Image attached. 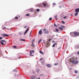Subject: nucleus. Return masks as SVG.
I'll list each match as a JSON object with an SVG mask.
<instances>
[{
	"mask_svg": "<svg viewBox=\"0 0 79 79\" xmlns=\"http://www.w3.org/2000/svg\"><path fill=\"white\" fill-rule=\"evenodd\" d=\"M55 44H54L53 45L52 47H55Z\"/></svg>",
	"mask_w": 79,
	"mask_h": 79,
	"instance_id": "nucleus-38",
	"label": "nucleus"
},
{
	"mask_svg": "<svg viewBox=\"0 0 79 79\" xmlns=\"http://www.w3.org/2000/svg\"><path fill=\"white\" fill-rule=\"evenodd\" d=\"M67 18V16H66L64 17V19H65V18Z\"/></svg>",
	"mask_w": 79,
	"mask_h": 79,
	"instance_id": "nucleus-41",
	"label": "nucleus"
},
{
	"mask_svg": "<svg viewBox=\"0 0 79 79\" xmlns=\"http://www.w3.org/2000/svg\"><path fill=\"white\" fill-rule=\"evenodd\" d=\"M27 27V26H26L25 27H24V28H26Z\"/></svg>",
	"mask_w": 79,
	"mask_h": 79,
	"instance_id": "nucleus-45",
	"label": "nucleus"
},
{
	"mask_svg": "<svg viewBox=\"0 0 79 79\" xmlns=\"http://www.w3.org/2000/svg\"><path fill=\"white\" fill-rule=\"evenodd\" d=\"M70 35H71L72 37H73L74 35V32H72L70 33Z\"/></svg>",
	"mask_w": 79,
	"mask_h": 79,
	"instance_id": "nucleus-8",
	"label": "nucleus"
},
{
	"mask_svg": "<svg viewBox=\"0 0 79 79\" xmlns=\"http://www.w3.org/2000/svg\"><path fill=\"white\" fill-rule=\"evenodd\" d=\"M38 79H40V77H39Z\"/></svg>",
	"mask_w": 79,
	"mask_h": 79,
	"instance_id": "nucleus-50",
	"label": "nucleus"
},
{
	"mask_svg": "<svg viewBox=\"0 0 79 79\" xmlns=\"http://www.w3.org/2000/svg\"><path fill=\"white\" fill-rule=\"evenodd\" d=\"M74 73H77V70H75Z\"/></svg>",
	"mask_w": 79,
	"mask_h": 79,
	"instance_id": "nucleus-33",
	"label": "nucleus"
},
{
	"mask_svg": "<svg viewBox=\"0 0 79 79\" xmlns=\"http://www.w3.org/2000/svg\"><path fill=\"white\" fill-rule=\"evenodd\" d=\"M52 18H50V19H49V21H52Z\"/></svg>",
	"mask_w": 79,
	"mask_h": 79,
	"instance_id": "nucleus-35",
	"label": "nucleus"
},
{
	"mask_svg": "<svg viewBox=\"0 0 79 79\" xmlns=\"http://www.w3.org/2000/svg\"><path fill=\"white\" fill-rule=\"evenodd\" d=\"M20 16H19V18H20Z\"/></svg>",
	"mask_w": 79,
	"mask_h": 79,
	"instance_id": "nucleus-52",
	"label": "nucleus"
},
{
	"mask_svg": "<svg viewBox=\"0 0 79 79\" xmlns=\"http://www.w3.org/2000/svg\"><path fill=\"white\" fill-rule=\"evenodd\" d=\"M77 48H79V44H77Z\"/></svg>",
	"mask_w": 79,
	"mask_h": 79,
	"instance_id": "nucleus-28",
	"label": "nucleus"
},
{
	"mask_svg": "<svg viewBox=\"0 0 79 79\" xmlns=\"http://www.w3.org/2000/svg\"><path fill=\"white\" fill-rule=\"evenodd\" d=\"M38 6L39 7H42V5L41 4L39 5Z\"/></svg>",
	"mask_w": 79,
	"mask_h": 79,
	"instance_id": "nucleus-27",
	"label": "nucleus"
},
{
	"mask_svg": "<svg viewBox=\"0 0 79 79\" xmlns=\"http://www.w3.org/2000/svg\"><path fill=\"white\" fill-rule=\"evenodd\" d=\"M46 66L48 68H51V67H52V65L50 64H47Z\"/></svg>",
	"mask_w": 79,
	"mask_h": 79,
	"instance_id": "nucleus-7",
	"label": "nucleus"
},
{
	"mask_svg": "<svg viewBox=\"0 0 79 79\" xmlns=\"http://www.w3.org/2000/svg\"><path fill=\"white\" fill-rule=\"evenodd\" d=\"M74 35L75 36H78L79 35V33L77 32H74Z\"/></svg>",
	"mask_w": 79,
	"mask_h": 79,
	"instance_id": "nucleus-3",
	"label": "nucleus"
},
{
	"mask_svg": "<svg viewBox=\"0 0 79 79\" xmlns=\"http://www.w3.org/2000/svg\"><path fill=\"white\" fill-rule=\"evenodd\" d=\"M40 71V70L39 69H38L37 70H36V72L37 73H39V71Z\"/></svg>",
	"mask_w": 79,
	"mask_h": 79,
	"instance_id": "nucleus-22",
	"label": "nucleus"
},
{
	"mask_svg": "<svg viewBox=\"0 0 79 79\" xmlns=\"http://www.w3.org/2000/svg\"><path fill=\"white\" fill-rule=\"evenodd\" d=\"M31 79H37V77H35L34 76H31Z\"/></svg>",
	"mask_w": 79,
	"mask_h": 79,
	"instance_id": "nucleus-6",
	"label": "nucleus"
},
{
	"mask_svg": "<svg viewBox=\"0 0 79 79\" xmlns=\"http://www.w3.org/2000/svg\"><path fill=\"white\" fill-rule=\"evenodd\" d=\"M56 31H57V32H58V31H59V30H58V29H56Z\"/></svg>",
	"mask_w": 79,
	"mask_h": 79,
	"instance_id": "nucleus-34",
	"label": "nucleus"
},
{
	"mask_svg": "<svg viewBox=\"0 0 79 79\" xmlns=\"http://www.w3.org/2000/svg\"><path fill=\"white\" fill-rule=\"evenodd\" d=\"M0 42L2 45H4V43L3 42H2V41H0Z\"/></svg>",
	"mask_w": 79,
	"mask_h": 79,
	"instance_id": "nucleus-17",
	"label": "nucleus"
},
{
	"mask_svg": "<svg viewBox=\"0 0 79 79\" xmlns=\"http://www.w3.org/2000/svg\"><path fill=\"white\" fill-rule=\"evenodd\" d=\"M26 16H29V14H27V15H26Z\"/></svg>",
	"mask_w": 79,
	"mask_h": 79,
	"instance_id": "nucleus-40",
	"label": "nucleus"
},
{
	"mask_svg": "<svg viewBox=\"0 0 79 79\" xmlns=\"http://www.w3.org/2000/svg\"><path fill=\"white\" fill-rule=\"evenodd\" d=\"M3 37H8L9 36V35H6V34H5L3 35Z\"/></svg>",
	"mask_w": 79,
	"mask_h": 79,
	"instance_id": "nucleus-13",
	"label": "nucleus"
},
{
	"mask_svg": "<svg viewBox=\"0 0 79 79\" xmlns=\"http://www.w3.org/2000/svg\"><path fill=\"white\" fill-rule=\"evenodd\" d=\"M2 37H0V40H2Z\"/></svg>",
	"mask_w": 79,
	"mask_h": 79,
	"instance_id": "nucleus-44",
	"label": "nucleus"
},
{
	"mask_svg": "<svg viewBox=\"0 0 79 79\" xmlns=\"http://www.w3.org/2000/svg\"><path fill=\"white\" fill-rule=\"evenodd\" d=\"M56 5V4L54 2V3H53L52 4V5Z\"/></svg>",
	"mask_w": 79,
	"mask_h": 79,
	"instance_id": "nucleus-39",
	"label": "nucleus"
},
{
	"mask_svg": "<svg viewBox=\"0 0 79 79\" xmlns=\"http://www.w3.org/2000/svg\"><path fill=\"white\" fill-rule=\"evenodd\" d=\"M77 15H78V13L76 12V13L75 14V16H77Z\"/></svg>",
	"mask_w": 79,
	"mask_h": 79,
	"instance_id": "nucleus-23",
	"label": "nucleus"
},
{
	"mask_svg": "<svg viewBox=\"0 0 79 79\" xmlns=\"http://www.w3.org/2000/svg\"><path fill=\"white\" fill-rule=\"evenodd\" d=\"M15 19H18V17H16L15 18Z\"/></svg>",
	"mask_w": 79,
	"mask_h": 79,
	"instance_id": "nucleus-31",
	"label": "nucleus"
},
{
	"mask_svg": "<svg viewBox=\"0 0 79 79\" xmlns=\"http://www.w3.org/2000/svg\"><path fill=\"white\" fill-rule=\"evenodd\" d=\"M77 55H79V52H77Z\"/></svg>",
	"mask_w": 79,
	"mask_h": 79,
	"instance_id": "nucleus-46",
	"label": "nucleus"
},
{
	"mask_svg": "<svg viewBox=\"0 0 79 79\" xmlns=\"http://www.w3.org/2000/svg\"><path fill=\"white\" fill-rule=\"evenodd\" d=\"M60 26L61 27H63V28H65V27H64V26H63L62 25H60Z\"/></svg>",
	"mask_w": 79,
	"mask_h": 79,
	"instance_id": "nucleus-30",
	"label": "nucleus"
},
{
	"mask_svg": "<svg viewBox=\"0 0 79 79\" xmlns=\"http://www.w3.org/2000/svg\"><path fill=\"white\" fill-rule=\"evenodd\" d=\"M32 53H34V52H35V51L34 50H31V51H30V56H34V55H32Z\"/></svg>",
	"mask_w": 79,
	"mask_h": 79,
	"instance_id": "nucleus-4",
	"label": "nucleus"
},
{
	"mask_svg": "<svg viewBox=\"0 0 79 79\" xmlns=\"http://www.w3.org/2000/svg\"><path fill=\"white\" fill-rule=\"evenodd\" d=\"M39 34H40V35H42V31H41V30H40L39 31Z\"/></svg>",
	"mask_w": 79,
	"mask_h": 79,
	"instance_id": "nucleus-11",
	"label": "nucleus"
},
{
	"mask_svg": "<svg viewBox=\"0 0 79 79\" xmlns=\"http://www.w3.org/2000/svg\"><path fill=\"white\" fill-rule=\"evenodd\" d=\"M58 25H60V24H59Z\"/></svg>",
	"mask_w": 79,
	"mask_h": 79,
	"instance_id": "nucleus-55",
	"label": "nucleus"
},
{
	"mask_svg": "<svg viewBox=\"0 0 79 79\" xmlns=\"http://www.w3.org/2000/svg\"><path fill=\"white\" fill-rule=\"evenodd\" d=\"M42 74H41V75H40V76H42Z\"/></svg>",
	"mask_w": 79,
	"mask_h": 79,
	"instance_id": "nucleus-53",
	"label": "nucleus"
},
{
	"mask_svg": "<svg viewBox=\"0 0 79 79\" xmlns=\"http://www.w3.org/2000/svg\"><path fill=\"white\" fill-rule=\"evenodd\" d=\"M21 58V57H19V58Z\"/></svg>",
	"mask_w": 79,
	"mask_h": 79,
	"instance_id": "nucleus-51",
	"label": "nucleus"
},
{
	"mask_svg": "<svg viewBox=\"0 0 79 79\" xmlns=\"http://www.w3.org/2000/svg\"><path fill=\"white\" fill-rule=\"evenodd\" d=\"M32 46L33 48H34V47H35V45L34 44V43H33V42H32Z\"/></svg>",
	"mask_w": 79,
	"mask_h": 79,
	"instance_id": "nucleus-18",
	"label": "nucleus"
},
{
	"mask_svg": "<svg viewBox=\"0 0 79 79\" xmlns=\"http://www.w3.org/2000/svg\"><path fill=\"white\" fill-rule=\"evenodd\" d=\"M47 3H44L43 4V5L45 7V6H47Z\"/></svg>",
	"mask_w": 79,
	"mask_h": 79,
	"instance_id": "nucleus-12",
	"label": "nucleus"
},
{
	"mask_svg": "<svg viewBox=\"0 0 79 79\" xmlns=\"http://www.w3.org/2000/svg\"><path fill=\"white\" fill-rule=\"evenodd\" d=\"M36 11L37 12H39L40 11V10L39 9H37Z\"/></svg>",
	"mask_w": 79,
	"mask_h": 79,
	"instance_id": "nucleus-24",
	"label": "nucleus"
},
{
	"mask_svg": "<svg viewBox=\"0 0 79 79\" xmlns=\"http://www.w3.org/2000/svg\"><path fill=\"white\" fill-rule=\"evenodd\" d=\"M55 45H56V44H57V43H55Z\"/></svg>",
	"mask_w": 79,
	"mask_h": 79,
	"instance_id": "nucleus-48",
	"label": "nucleus"
},
{
	"mask_svg": "<svg viewBox=\"0 0 79 79\" xmlns=\"http://www.w3.org/2000/svg\"><path fill=\"white\" fill-rule=\"evenodd\" d=\"M57 15H56L55 16V18H57Z\"/></svg>",
	"mask_w": 79,
	"mask_h": 79,
	"instance_id": "nucleus-47",
	"label": "nucleus"
},
{
	"mask_svg": "<svg viewBox=\"0 0 79 79\" xmlns=\"http://www.w3.org/2000/svg\"><path fill=\"white\" fill-rule=\"evenodd\" d=\"M42 40V39H41L40 40H39L38 42V44H40V43L41 42Z\"/></svg>",
	"mask_w": 79,
	"mask_h": 79,
	"instance_id": "nucleus-15",
	"label": "nucleus"
},
{
	"mask_svg": "<svg viewBox=\"0 0 79 79\" xmlns=\"http://www.w3.org/2000/svg\"><path fill=\"white\" fill-rule=\"evenodd\" d=\"M42 60H43V59L42 58H40V61H42Z\"/></svg>",
	"mask_w": 79,
	"mask_h": 79,
	"instance_id": "nucleus-43",
	"label": "nucleus"
},
{
	"mask_svg": "<svg viewBox=\"0 0 79 79\" xmlns=\"http://www.w3.org/2000/svg\"><path fill=\"white\" fill-rule=\"evenodd\" d=\"M19 34L20 35H22L23 34V33L20 32L19 33Z\"/></svg>",
	"mask_w": 79,
	"mask_h": 79,
	"instance_id": "nucleus-26",
	"label": "nucleus"
},
{
	"mask_svg": "<svg viewBox=\"0 0 79 79\" xmlns=\"http://www.w3.org/2000/svg\"><path fill=\"white\" fill-rule=\"evenodd\" d=\"M79 11V9L77 8L75 9V12H76V13H78Z\"/></svg>",
	"mask_w": 79,
	"mask_h": 79,
	"instance_id": "nucleus-9",
	"label": "nucleus"
},
{
	"mask_svg": "<svg viewBox=\"0 0 79 79\" xmlns=\"http://www.w3.org/2000/svg\"><path fill=\"white\" fill-rule=\"evenodd\" d=\"M77 57H76V60H77Z\"/></svg>",
	"mask_w": 79,
	"mask_h": 79,
	"instance_id": "nucleus-49",
	"label": "nucleus"
},
{
	"mask_svg": "<svg viewBox=\"0 0 79 79\" xmlns=\"http://www.w3.org/2000/svg\"><path fill=\"white\" fill-rule=\"evenodd\" d=\"M58 64H59L58 63H56L54 64V65H55V66H56V65H58Z\"/></svg>",
	"mask_w": 79,
	"mask_h": 79,
	"instance_id": "nucleus-21",
	"label": "nucleus"
},
{
	"mask_svg": "<svg viewBox=\"0 0 79 79\" xmlns=\"http://www.w3.org/2000/svg\"><path fill=\"white\" fill-rule=\"evenodd\" d=\"M6 29V30H8V28H6L5 27H4L2 29Z\"/></svg>",
	"mask_w": 79,
	"mask_h": 79,
	"instance_id": "nucleus-19",
	"label": "nucleus"
},
{
	"mask_svg": "<svg viewBox=\"0 0 79 79\" xmlns=\"http://www.w3.org/2000/svg\"><path fill=\"white\" fill-rule=\"evenodd\" d=\"M58 28L61 31H63V28H62V27H58Z\"/></svg>",
	"mask_w": 79,
	"mask_h": 79,
	"instance_id": "nucleus-14",
	"label": "nucleus"
},
{
	"mask_svg": "<svg viewBox=\"0 0 79 79\" xmlns=\"http://www.w3.org/2000/svg\"><path fill=\"white\" fill-rule=\"evenodd\" d=\"M29 27H28L26 30V31H25L24 33V35H26L27 33L28 32V31H29Z\"/></svg>",
	"mask_w": 79,
	"mask_h": 79,
	"instance_id": "nucleus-5",
	"label": "nucleus"
},
{
	"mask_svg": "<svg viewBox=\"0 0 79 79\" xmlns=\"http://www.w3.org/2000/svg\"><path fill=\"white\" fill-rule=\"evenodd\" d=\"M46 28H44L43 30V31H46Z\"/></svg>",
	"mask_w": 79,
	"mask_h": 79,
	"instance_id": "nucleus-37",
	"label": "nucleus"
},
{
	"mask_svg": "<svg viewBox=\"0 0 79 79\" xmlns=\"http://www.w3.org/2000/svg\"><path fill=\"white\" fill-rule=\"evenodd\" d=\"M52 40V39H50L48 40V41H47V43L46 44V47H49L50 44H49V41H50Z\"/></svg>",
	"mask_w": 79,
	"mask_h": 79,
	"instance_id": "nucleus-2",
	"label": "nucleus"
},
{
	"mask_svg": "<svg viewBox=\"0 0 79 79\" xmlns=\"http://www.w3.org/2000/svg\"><path fill=\"white\" fill-rule=\"evenodd\" d=\"M48 33H49V32H48V30H47V31H44V34H48Z\"/></svg>",
	"mask_w": 79,
	"mask_h": 79,
	"instance_id": "nucleus-10",
	"label": "nucleus"
},
{
	"mask_svg": "<svg viewBox=\"0 0 79 79\" xmlns=\"http://www.w3.org/2000/svg\"><path fill=\"white\" fill-rule=\"evenodd\" d=\"M31 33H32V31H31L30 33V36H31Z\"/></svg>",
	"mask_w": 79,
	"mask_h": 79,
	"instance_id": "nucleus-42",
	"label": "nucleus"
},
{
	"mask_svg": "<svg viewBox=\"0 0 79 79\" xmlns=\"http://www.w3.org/2000/svg\"><path fill=\"white\" fill-rule=\"evenodd\" d=\"M1 41L2 42H5V43H6V41L4 40H2L1 41Z\"/></svg>",
	"mask_w": 79,
	"mask_h": 79,
	"instance_id": "nucleus-16",
	"label": "nucleus"
},
{
	"mask_svg": "<svg viewBox=\"0 0 79 79\" xmlns=\"http://www.w3.org/2000/svg\"><path fill=\"white\" fill-rule=\"evenodd\" d=\"M13 48H16V46H13Z\"/></svg>",
	"mask_w": 79,
	"mask_h": 79,
	"instance_id": "nucleus-36",
	"label": "nucleus"
},
{
	"mask_svg": "<svg viewBox=\"0 0 79 79\" xmlns=\"http://www.w3.org/2000/svg\"><path fill=\"white\" fill-rule=\"evenodd\" d=\"M40 53H41V54H42V55L44 54L43 52H42L41 51H40Z\"/></svg>",
	"mask_w": 79,
	"mask_h": 79,
	"instance_id": "nucleus-20",
	"label": "nucleus"
},
{
	"mask_svg": "<svg viewBox=\"0 0 79 79\" xmlns=\"http://www.w3.org/2000/svg\"><path fill=\"white\" fill-rule=\"evenodd\" d=\"M75 59L74 58L73 59L71 58L70 60V61L72 63V64H77L78 63V61L77 60H74Z\"/></svg>",
	"mask_w": 79,
	"mask_h": 79,
	"instance_id": "nucleus-1",
	"label": "nucleus"
},
{
	"mask_svg": "<svg viewBox=\"0 0 79 79\" xmlns=\"http://www.w3.org/2000/svg\"><path fill=\"white\" fill-rule=\"evenodd\" d=\"M54 26H55V27H58V26H57V25H56L55 24H55H54Z\"/></svg>",
	"mask_w": 79,
	"mask_h": 79,
	"instance_id": "nucleus-29",
	"label": "nucleus"
},
{
	"mask_svg": "<svg viewBox=\"0 0 79 79\" xmlns=\"http://www.w3.org/2000/svg\"><path fill=\"white\" fill-rule=\"evenodd\" d=\"M62 24H65V22H64L63 21H62Z\"/></svg>",
	"mask_w": 79,
	"mask_h": 79,
	"instance_id": "nucleus-32",
	"label": "nucleus"
},
{
	"mask_svg": "<svg viewBox=\"0 0 79 79\" xmlns=\"http://www.w3.org/2000/svg\"><path fill=\"white\" fill-rule=\"evenodd\" d=\"M60 7H61V6H60Z\"/></svg>",
	"mask_w": 79,
	"mask_h": 79,
	"instance_id": "nucleus-54",
	"label": "nucleus"
},
{
	"mask_svg": "<svg viewBox=\"0 0 79 79\" xmlns=\"http://www.w3.org/2000/svg\"><path fill=\"white\" fill-rule=\"evenodd\" d=\"M20 40H21V41H26V40L24 39H21Z\"/></svg>",
	"mask_w": 79,
	"mask_h": 79,
	"instance_id": "nucleus-25",
	"label": "nucleus"
}]
</instances>
